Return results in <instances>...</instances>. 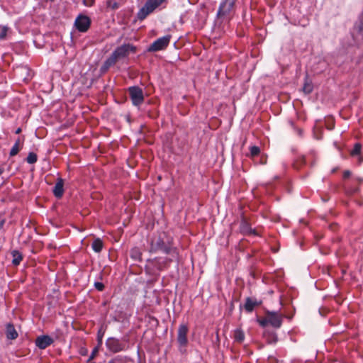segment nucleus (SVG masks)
I'll return each mask as SVG.
<instances>
[{"label": "nucleus", "instance_id": "nucleus-31", "mask_svg": "<svg viewBox=\"0 0 363 363\" xmlns=\"http://www.w3.org/2000/svg\"><path fill=\"white\" fill-rule=\"evenodd\" d=\"M259 325L262 327H264L266 326L267 324H269V321L267 320V315H265V317L264 318H262V320H258Z\"/></svg>", "mask_w": 363, "mask_h": 363}, {"label": "nucleus", "instance_id": "nucleus-12", "mask_svg": "<svg viewBox=\"0 0 363 363\" xmlns=\"http://www.w3.org/2000/svg\"><path fill=\"white\" fill-rule=\"evenodd\" d=\"M63 192V180L62 179H58L54 186L53 194L56 197L60 198L62 196Z\"/></svg>", "mask_w": 363, "mask_h": 363}, {"label": "nucleus", "instance_id": "nucleus-23", "mask_svg": "<svg viewBox=\"0 0 363 363\" xmlns=\"http://www.w3.org/2000/svg\"><path fill=\"white\" fill-rule=\"evenodd\" d=\"M116 64L114 60L110 56L104 62L103 66L101 67V69L104 72H106L111 66Z\"/></svg>", "mask_w": 363, "mask_h": 363}, {"label": "nucleus", "instance_id": "nucleus-14", "mask_svg": "<svg viewBox=\"0 0 363 363\" xmlns=\"http://www.w3.org/2000/svg\"><path fill=\"white\" fill-rule=\"evenodd\" d=\"M6 337L10 340H15L18 337V333L12 324H8L6 326Z\"/></svg>", "mask_w": 363, "mask_h": 363}, {"label": "nucleus", "instance_id": "nucleus-32", "mask_svg": "<svg viewBox=\"0 0 363 363\" xmlns=\"http://www.w3.org/2000/svg\"><path fill=\"white\" fill-rule=\"evenodd\" d=\"M94 286L99 291H102L104 289V285L101 282H95Z\"/></svg>", "mask_w": 363, "mask_h": 363}, {"label": "nucleus", "instance_id": "nucleus-13", "mask_svg": "<svg viewBox=\"0 0 363 363\" xmlns=\"http://www.w3.org/2000/svg\"><path fill=\"white\" fill-rule=\"evenodd\" d=\"M259 304V303H258L257 301L252 300L250 298H247L244 308L247 312H252L255 307L257 306Z\"/></svg>", "mask_w": 363, "mask_h": 363}, {"label": "nucleus", "instance_id": "nucleus-7", "mask_svg": "<svg viewBox=\"0 0 363 363\" xmlns=\"http://www.w3.org/2000/svg\"><path fill=\"white\" fill-rule=\"evenodd\" d=\"M267 316V320L269 321V324H270L272 326L279 328L281 327L282 324V318L283 315L278 313V312H274V311H267L266 312Z\"/></svg>", "mask_w": 363, "mask_h": 363}, {"label": "nucleus", "instance_id": "nucleus-9", "mask_svg": "<svg viewBox=\"0 0 363 363\" xmlns=\"http://www.w3.org/2000/svg\"><path fill=\"white\" fill-rule=\"evenodd\" d=\"M188 327L185 324H181L178 328L177 333V341L180 346H186L188 340H187V333H188Z\"/></svg>", "mask_w": 363, "mask_h": 363}, {"label": "nucleus", "instance_id": "nucleus-21", "mask_svg": "<svg viewBox=\"0 0 363 363\" xmlns=\"http://www.w3.org/2000/svg\"><path fill=\"white\" fill-rule=\"evenodd\" d=\"M106 4L108 7L113 10L118 9L121 4V0H107Z\"/></svg>", "mask_w": 363, "mask_h": 363}, {"label": "nucleus", "instance_id": "nucleus-6", "mask_svg": "<svg viewBox=\"0 0 363 363\" xmlns=\"http://www.w3.org/2000/svg\"><path fill=\"white\" fill-rule=\"evenodd\" d=\"M129 94L131 101L135 106L140 105L144 101L143 90L138 86H132L129 88Z\"/></svg>", "mask_w": 363, "mask_h": 363}, {"label": "nucleus", "instance_id": "nucleus-4", "mask_svg": "<svg viewBox=\"0 0 363 363\" xmlns=\"http://www.w3.org/2000/svg\"><path fill=\"white\" fill-rule=\"evenodd\" d=\"M136 48L130 44H125L117 48L111 54V57L116 62L118 60L125 57L130 52H135Z\"/></svg>", "mask_w": 363, "mask_h": 363}, {"label": "nucleus", "instance_id": "nucleus-37", "mask_svg": "<svg viewBox=\"0 0 363 363\" xmlns=\"http://www.w3.org/2000/svg\"><path fill=\"white\" fill-rule=\"evenodd\" d=\"M21 132V128H18L16 130V134H18Z\"/></svg>", "mask_w": 363, "mask_h": 363}, {"label": "nucleus", "instance_id": "nucleus-2", "mask_svg": "<svg viewBox=\"0 0 363 363\" xmlns=\"http://www.w3.org/2000/svg\"><path fill=\"white\" fill-rule=\"evenodd\" d=\"M165 0H148L138 13L139 20H144L150 13L160 6Z\"/></svg>", "mask_w": 363, "mask_h": 363}, {"label": "nucleus", "instance_id": "nucleus-3", "mask_svg": "<svg viewBox=\"0 0 363 363\" xmlns=\"http://www.w3.org/2000/svg\"><path fill=\"white\" fill-rule=\"evenodd\" d=\"M235 0H225L219 6L217 17L218 18H230L234 13Z\"/></svg>", "mask_w": 363, "mask_h": 363}, {"label": "nucleus", "instance_id": "nucleus-16", "mask_svg": "<svg viewBox=\"0 0 363 363\" xmlns=\"http://www.w3.org/2000/svg\"><path fill=\"white\" fill-rule=\"evenodd\" d=\"M240 230L242 233H245V234H250V233H253V234H255V230H252L248 223L245 221H242L241 223V225H240Z\"/></svg>", "mask_w": 363, "mask_h": 363}, {"label": "nucleus", "instance_id": "nucleus-10", "mask_svg": "<svg viewBox=\"0 0 363 363\" xmlns=\"http://www.w3.org/2000/svg\"><path fill=\"white\" fill-rule=\"evenodd\" d=\"M108 348L113 352H118L125 349V345L122 344L118 340L115 338H109L106 342Z\"/></svg>", "mask_w": 363, "mask_h": 363}, {"label": "nucleus", "instance_id": "nucleus-29", "mask_svg": "<svg viewBox=\"0 0 363 363\" xmlns=\"http://www.w3.org/2000/svg\"><path fill=\"white\" fill-rule=\"evenodd\" d=\"M250 150V156L251 157L257 156L260 152V149L257 146H252Z\"/></svg>", "mask_w": 363, "mask_h": 363}, {"label": "nucleus", "instance_id": "nucleus-33", "mask_svg": "<svg viewBox=\"0 0 363 363\" xmlns=\"http://www.w3.org/2000/svg\"><path fill=\"white\" fill-rule=\"evenodd\" d=\"M97 352H98V350H97L96 348H95V349L92 351V352H91V354L90 357H89V359H88V362H91V361L94 357H95V355H96V354Z\"/></svg>", "mask_w": 363, "mask_h": 363}, {"label": "nucleus", "instance_id": "nucleus-24", "mask_svg": "<svg viewBox=\"0 0 363 363\" xmlns=\"http://www.w3.org/2000/svg\"><path fill=\"white\" fill-rule=\"evenodd\" d=\"M313 84L311 82L308 81V79H306L304 85L303 86V91L305 94H308L312 92L313 91Z\"/></svg>", "mask_w": 363, "mask_h": 363}, {"label": "nucleus", "instance_id": "nucleus-18", "mask_svg": "<svg viewBox=\"0 0 363 363\" xmlns=\"http://www.w3.org/2000/svg\"><path fill=\"white\" fill-rule=\"evenodd\" d=\"M91 246L96 252H100L103 248V242L99 238H97L94 240Z\"/></svg>", "mask_w": 363, "mask_h": 363}, {"label": "nucleus", "instance_id": "nucleus-34", "mask_svg": "<svg viewBox=\"0 0 363 363\" xmlns=\"http://www.w3.org/2000/svg\"><path fill=\"white\" fill-rule=\"evenodd\" d=\"M94 0H84V4L87 6H91L94 4Z\"/></svg>", "mask_w": 363, "mask_h": 363}, {"label": "nucleus", "instance_id": "nucleus-20", "mask_svg": "<svg viewBox=\"0 0 363 363\" xmlns=\"http://www.w3.org/2000/svg\"><path fill=\"white\" fill-rule=\"evenodd\" d=\"M12 256H13L12 263L14 265H18L20 264L21 261L22 260L21 254L19 252L14 250L12 252Z\"/></svg>", "mask_w": 363, "mask_h": 363}, {"label": "nucleus", "instance_id": "nucleus-27", "mask_svg": "<svg viewBox=\"0 0 363 363\" xmlns=\"http://www.w3.org/2000/svg\"><path fill=\"white\" fill-rule=\"evenodd\" d=\"M9 28L5 26H0V40L5 39Z\"/></svg>", "mask_w": 363, "mask_h": 363}, {"label": "nucleus", "instance_id": "nucleus-25", "mask_svg": "<svg viewBox=\"0 0 363 363\" xmlns=\"http://www.w3.org/2000/svg\"><path fill=\"white\" fill-rule=\"evenodd\" d=\"M128 358L123 356H116L111 359L108 363H127Z\"/></svg>", "mask_w": 363, "mask_h": 363}, {"label": "nucleus", "instance_id": "nucleus-15", "mask_svg": "<svg viewBox=\"0 0 363 363\" xmlns=\"http://www.w3.org/2000/svg\"><path fill=\"white\" fill-rule=\"evenodd\" d=\"M354 29L363 39V12L359 16L358 21L355 23Z\"/></svg>", "mask_w": 363, "mask_h": 363}, {"label": "nucleus", "instance_id": "nucleus-35", "mask_svg": "<svg viewBox=\"0 0 363 363\" xmlns=\"http://www.w3.org/2000/svg\"><path fill=\"white\" fill-rule=\"evenodd\" d=\"M350 172H348V171L345 172H344V177H345V178H346V177H348L350 176Z\"/></svg>", "mask_w": 363, "mask_h": 363}, {"label": "nucleus", "instance_id": "nucleus-17", "mask_svg": "<svg viewBox=\"0 0 363 363\" xmlns=\"http://www.w3.org/2000/svg\"><path fill=\"white\" fill-rule=\"evenodd\" d=\"M130 257L134 260H141L142 253L138 247H134L130 250Z\"/></svg>", "mask_w": 363, "mask_h": 363}, {"label": "nucleus", "instance_id": "nucleus-5", "mask_svg": "<svg viewBox=\"0 0 363 363\" xmlns=\"http://www.w3.org/2000/svg\"><path fill=\"white\" fill-rule=\"evenodd\" d=\"M171 35H168L158 38L148 48L149 52H157L165 49L169 44Z\"/></svg>", "mask_w": 363, "mask_h": 363}, {"label": "nucleus", "instance_id": "nucleus-36", "mask_svg": "<svg viewBox=\"0 0 363 363\" xmlns=\"http://www.w3.org/2000/svg\"><path fill=\"white\" fill-rule=\"evenodd\" d=\"M4 224V220H1V221L0 222V229H1V228H2V227H3Z\"/></svg>", "mask_w": 363, "mask_h": 363}, {"label": "nucleus", "instance_id": "nucleus-11", "mask_svg": "<svg viewBox=\"0 0 363 363\" xmlns=\"http://www.w3.org/2000/svg\"><path fill=\"white\" fill-rule=\"evenodd\" d=\"M52 342L53 340L48 335L38 337L35 340V344L40 349H45Z\"/></svg>", "mask_w": 363, "mask_h": 363}, {"label": "nucleus", "instance_id": "nucleus-26", "mask_svg": "<svg viewBox=\"0 0 363 363\" xmlns=\"http://www.w3.org/2000/svg\"><path fill=\"white\" fill-rule=\"evenodd\" d=\"M37 155L34 152H30L26 158V161L29 164H34L37 162Z\"/></svg>", "mask_w": 363, "mask_h": 363}, {"label": "nucleus", "instance_id": "nucleus-8", "mask_svg": "<svg viewBox=\"0 0 363 363\" xmlns=\"http://www.w3.org/2000/svg\"><path fill=\"white\" fill-rule=\"evenodd\" d=\"M91 21L86 16L80 15L75 20L74 25L81 32H86L90 26Z\"/></svg>", "mask_w": 363, "mask_h": 363}, {"label": "nucleus", "instance_id": "nucleus-1", "mask_svg": "<svg viewBox=\"0 0 363 363\" xmlns=\"http://www.w3.org/2000/svg\"><path fill=\"white\" fill-rule=\"evenodd\" d=\"M150 252L162 251L166 254L177 257V252L170 245L169 239L165 233L162 232L153 235L150 241Z\"/></svg>", "mask_w": 363, "mask_h": 363}, {"label": "nucleus", "instance_id": "nucleus-19", "mask_svg": "<svg viewBox=\"0 0 363 363\" xmlns=\"http://www.w3.org/2000/svg\"><path fill=\"white\" fill-rule=\"evenodd\" d=\"M234 338L238 342H243L245 339L244 332L240 328L236 329L234 333Z\"/></svg>", "mask_w": 363, "mask_h": 363}, {"label": "nucleus", "instance_id": "nucleus-28", "mask_svg": "<svg viewBox=\"0 0 363 363\" xmlns=\"http://www.w3.org/2000/svg\"><path fill=\"white\" fill-rule=\"evenodd\" d=\"M362 149V145L359 143H356L354 146V148L351 151V155L352 156L357 155L360 153Z\"/></svg>", "mask_w": 363, "mask_h": 363}, {"label": "nucleus", "instance_id": "nucleus-38", "mask_svg": "<svg viewBox=\"0 0 363 363\" xmlns=\"http://www.w3.org/2000/svg\"><path fill=\"white\" fill-rule=\"evenodd\" d=\"M4 172V169L2 168H0V175Z\"/></svg>", "mask_w": 363, "mask_h": 363}, {"label": "nucleus", "instance_id": "nucleus-30", "mask_svg": "<svg viewBox=\"0 0 363 363\" xmlns=\"http://www.w3.org/2000/svg\"><path fill=\"white\" fill-rule=\"evenodd\" d=\"M267 340L269 343L276 342L277 340V337L275 333H270L269 335V337L267 338Z\"/></svg>", "mask_w": 363, "mask_h": 363}, {"label": "nucleus", "instance_id": "nucleus-22", "mask_svg": "<svg viewBox=\"0 0 363 363\" xmlns=\"http://www.w3.org/2000/svg\"><path fill=\"white\" fill-rule=\"evenodd\" d=\"M20 144H21V140L19 138H18L17 140L16 141L14 145L13 146V147L11 148V150L10 151V156L13 157L18 153V152L20 150Z\"/></svg>", "mask_w": 363, "mask_h": 363}]
</instances>
